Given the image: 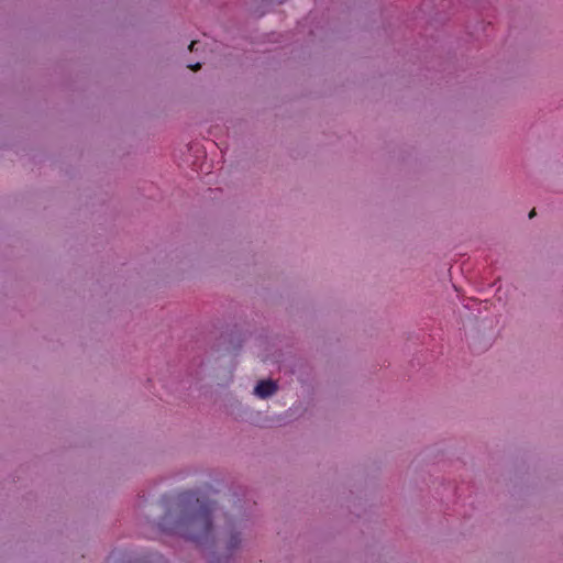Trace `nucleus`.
Masks as SVG:
<instances>
[{
    "instance_id": "obj_5",
    "label": "nucleus",
    "mask_w": 563,
    "mask_h": 563,
    "mask_svg": "<svg viewBox=\"0 0 563 563\" xmlns=\"http://www.w3.org/2000/svg\"><path fill=\"white\" fill-rule=\"evenodd\" d=\"M198 45H199V42H197V41H192V42L190 43V45H189V49H190V51H198V49H199Z\"/></svg>"
},
{
    "instance_id": "obj_3",
    "label": "nucleus",
    "mask_w": 563,
    "mask_h": 563,
    "mask_svg": "<svg viewBox=\"0 0 563 563\" xmlns=\"http://www.w3.org/2000/svg\"><path fill=\"white\" fill-rule=\"evenodd\" d=\"M277 390V384L274 380H261L257 383V385L254 388V394L265 399L272 395H274Z\"/></svg>"
},
{
    "instance_id": "obj_6",
    "label": "nucleus",
    "mask_w": 563,
    "mask_h": 563,
    "mask_svg": "<svg viewBox=\"0 0 563 563\" xmlns=\"http://www.w3.org/2000/svg\"><path fill=\"white\" fill-rule=\"evenodd\" d=\"M534 216H536V210H534V209H532V210L530 211V213H529V218L531 219V218H533Z\"/></svg>"
},
{
    "instance_id": "obj_4",
    "label": "nucleus",
    "mask_w": 563,
    "mask_h": 563,
    "mask_svg": "<svg viewBox=\"0 0 563 563\" xmlns=\"http://www.w3.org/2000/svg\"><path fill=\"white\" fill-rule=\"evenodd\" d=\"M188 68H189V70H192V71L200 70L201 64L200 63H196L194 65H188Z\"/></svg>"
},
{
    "instance_id": "obj_2",
    "label": "nucleus",
    "mask_w": 563,
    "mask_h": 563,
    "mask_svg": "<svg viewBox=\"0 0 563 563\" xmlns=\"http://www.w3.org/2000/svg\"><path fill=\"white\" fill-rule=\"evenodd\" d=\"M224 518V534L227 537V548L229 551H232L239 547L241 543V539L239 537V533L235 532V522L223 515Z\"/></svg>"
},
{
    "instance_id": "obj_1",
    "label": "nucleus",
    "mask_w": 563,
    "mask_h": 563,
    "mask_svg": "<svg viewBox=\"0 0 563 563\" xmlns=\"http://www.w3.org/2000/svg\"><path fill=\"white\" fill-rule=\"evenodd\" d=\"M216 518L218 508L213 500L196 492H183L162 518L159 528L166 533L202 544L213 540Z\"/></svg>"
}]
</instances>
